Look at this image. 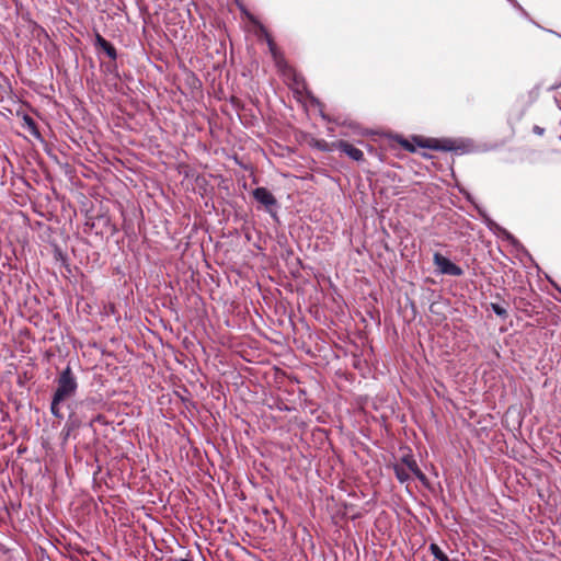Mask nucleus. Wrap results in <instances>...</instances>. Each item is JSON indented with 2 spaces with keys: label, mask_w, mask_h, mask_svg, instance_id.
<instances>
[{
  "label": "nucleus",
  "mask_w": 561,
  "mask_h": 561,
  "mask_svg": "<svg viewBox=\"0 0 561 561\" xmlns=\"http://www.w3.org/2000/svg\"><path fill=\"white\" fill-rule=\"evenodd\" d=\"M430 551L434 556V558L438 561H450L447 554L439 548L436 543L430 545Z\"/></svg>",
  "instance_id": "f8f14e48"
},
{
  "label": "nucleus",
  "mask_w": 561,
  "mask_h": 561,
  "mask_svg": "<svg viewBox=\"0 0 561 561\" xmlns=\"http://www.w3.org/2000/svg\"><path fill=\"white\" fill-rule=\"evenodd\" d=\"M413 140L416 142L419 147L430 148L434 150L442 151H451L455 149L454 142L451 140H439V139H423L421 137H414Z\"/></svg>",
  "instance_id": "7ed1b4c3"
},
{
  "label": "nucleus",
  "mask_w": 561,
  "mask_h": 561,
  "mask_svg": "<svg viewBox=\"0 0 561 561\" xmlns=\"http://www.w3.org/2000/svg\"><path fill=\"white\" fill-rule=\"evenodd\" d=\"M57 387L50 402V413L59 420L64 419L60 404L72 398L78 389L77 378L70 366H67L56 379Z\"/></svg>",
  "instance_id": "f257e3e1"
},
{
  "label": "nucleus",
  "mask_w": 561,
  "mask_h": 561,
  "mask_svg": "<svg viewBox=\"0 0 561 561\" xmlns=\"http://www.w3.org/2000/svg\"><path fill=\"white\" fill-rule=\"evenodd\" d=\"M537 133L542 134V130L539 129V126H536Z\"/></svg>",
  "instance_id": "f3484780"
},
{
  "label": "nucleus",
  "mask_w": 561,
  "mask_h": 561,
  "mask_svg": "<svg viewBox=\"0 0 561 561\" xmlns=\"http://www.w3.org/2000/svg\"><path fill=\"white\" fill-rule=\"evenodd\" d=\"M79 427H80V421H78L77 419H73L72 415H69V419L61 431L64 442H66L69 438V436L71 435V433L73 431L78 430Z\"/></svg>",
  "instance_id": "6e6552de"
},
{
  "label": "nucleus",
  "mask_w": 561,
  "mask_h": 561,
  "mask_svg": "<svg viewBox=\"0 0 561 561\" xmlns=\"http://www.w3.org/2000/svg\"><path fill=\"white\" fill-rule=\"evenodd\" d=\"M95 45L100 47L112 60H116L117 51L112 43L105 39L102 35L96 34Z\"/></svg>",
  "instance_id": "0eeeda50"
},
{
  "label": "nucleus",
  "mask_w": 561,
  "mask_h": 561,
  "mask_svg": "<svg viewBox=\"0 0 561 561\" xmlns=\"http://www.w3.org/2000/svg\"><path fill=\"white\" fill-rule=\"evenodd\" d=\"M398 142H399V144L401 145V147H402L403 149H405L407 151H409V152H414V151H415V147H414V146H413V144H411L409 140H407V139H404V138L400 137V138L398 139Z\"/></svg>",
  "instance_id": "2eb2a0df"
},
{
  "label": "nucleus",
  "mask_w": 561,
  "mask_h": 561,
  "mask_svg": "<svg viewBox=\"0 0 561 561\" xmlns=\"http://www.w3.org/2000/svg\"><path fill=\"white\" fill-rule=\"evenodd\" d=\"M174 561H192V560L180 558V559H174Z\"/></svg>",
  "instance_id": "dca6fc26"
},
{
  "label": "nucleus",
  "mask_w": 561,
  "mask_h": 561,
  "mask_svg": "<svg viewBox=\"0 0 561 561\" xmlns=\"http://www.w3.org/2000/svg\"><path fill=\"white\" fill-rule=\"evenodd\" d=\"M433 263L438 273L449 276H461L463 270L457 264L453 263L449 259L445 257L442 253L435 252L433 255Z\"/></svg>",
  "instance_id": "f03ea898"
},
{
  "label": "nucleus",
  "mask_w": 561,
  "mask_h": 561,
  "mask_svg": "<svg viewBox=\"0 0 561 561\" xmlns=\"http://www.w3.org/2000/svg\"><path fill=\"white\" fill-rule=\"evenodd\" d=\"M23 126L34 137H36V138L41 137V133H39V130L37 128V125H36L35 121L31 116L24 115V117H23Z\"/></svg>",
  "instance_id": "9b49d317"
},
{
  "label": "nucleus",
  "mask_w": 561,
  "mask_h": 561,
  "mask_svg": "<svg viewBox=\"0 0 561 561\" xmlns=\"http://www.w3.org/2000/svg\"><path fill=\"white\" fill-rule=\"evenodd\" d=\"M396 465H404L407 468H409L412 473L415 476V478L423 484L428 485V480L426 476L422 472V470L419 468L415 459L411 455H405L401 458L399 462Z\"/></svg>",
  "instance_id": "39448f33"
},
{
  "label": "nucleus",
  "mask_w": 561,
  "mask_h": 561,
  "mask_svg": "<svg viewBox=\"0 0 561 561\" xmlns=\"http://www.w3.org/2000/svg\"><path fill=\"white\" fill-rule=\"evenodd\" d=\"M537 133L542 134V130L539 129V126H536Z\"/></svg>",
  "instance_id": "a211bd4d"
},
{
  "label": "nucleus",
  "mask_w": 561,
  "mask_h": 561,
  "mask_svg": "<svg viewBox=\"0 0 561 561\" xmlns=\"http://www.w3.org/2000/svg\"><path fill=\"white\" fill-rule=\"evenodd\" d=\"M537 133L542 134V130L539 129V126H536Z\"/></svg>",
  "instance_id": "6ab92c4d"
},
{
  "label": "nucleus",
  "mask_w": 561,
  "mask_h": 561,
  "mask_svg": "<svg viewBox=\"0 0 561 561\" xmlns=\"http://www.w3.org/2000/svg\"><path fill=\"white\" fill-rule=\"evenodd\" d=\"M313 146H314L317 149H319V150H321V151H324V152H327V151H332V150L336 149V148H335V141H334V142H328V141H327V140H324V139H318V140H314Z\"/></svg>",
  "instance_id": "ddd939ff"
},
{
  "label": "nucleus",
  "mask_w": 561,
  "mask_h": 561,
  "mask_svg": "<svg viewBox=\"0 0 561 561\" xmlns=\"http://www.w3.org/2000/svg\"><path fill=\"white\" fill-rule=\"evenodd\" d=\"M393 471L396 474V478L401 482H408L411 479L412 471L407 468L404 465H393Z\"/></svg>",
  "instance_id": "1a4fd4ad"
},
{
  "label": "nucleus",
  "mask_w": 561,
  "mask_h": 561,
  "mask_svg": "<svg viewBox=\"0 0 561 561\" xmlns=\"http://www.w3.org/2000/svg\"><path fill=\"white\" fill-rule=\"evenodd\" d=\"M267 44H268L270 51H271L276 65L278 67H282V65L285 62L284 56L278 50L276 44L274 43V41L271 37L267 38Z\"/></svg>",
  "instance_id": "9d476101"
},
{
  "label": "nucleus",
  "mask_w": 561,
  "mask_h": 561,
  "mask_svg": "<svg viewBox=\"0 0 561 561\" xmlns=\"http://www.w3.org/2000/svg\"><path fill=\"white\" fill-rule=\"evenodd\" d=\"M253 197L256 202L265 206L266 209L277 204L275 196L266 187H256L253 191Z\"/></svg>",
  "instance_id": "423d86ee"
},
{
  "label": "nucleus",
  "mask_w": 561,
  "mask_h": 561,
  "mask_svg": "<svg viewBox=\"0 0 561 561\" xmlns=\"http://www.w3.org/2000/svg\"><path fill=\"white\" fill-rule=\"evenodd\" d=\"M491 309L492 311L499 316L500 318L502 319H506L508 317V313H507V310L506 308H504L503 306L499 305V304H494L492 302L491 304Z\"/></svg>",
  "instance_id": "4468645a"
},
{
  "label": "nucleus",
  "mask_w": 561,
  "mask_h": 561,
  "mask_svg": "<svg viewBox=\"0 0 561 561\" xmlns=\"http://www.w3.org/2000/svg\"><path fill=\"white\" fill-rule=\"evenodd\" d=\"M335 148L344 152L346 156H348L352 160L356 162L364 161V152L346 140L335 141Z\"/></svg>",
  "instance_id": "20e7f679"
}]
</instances>
